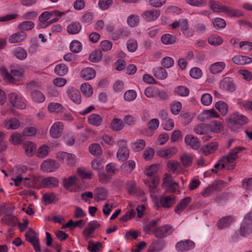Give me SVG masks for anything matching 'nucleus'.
Segmentation results:
<instances>
[{
  "instance_id": "f257e3e1",
  "label": "nucleus",
  "mask_w": 252,
  "mask_h": 252,
  "mask_svg": "<svg viewBox=\"0 0 252 252\" xmlns=\"http://www.w3.org/2000/svg\"><path fill=\"white\" fill-rule=\"evenodd\" d=\"M227 122L228 126L232 130L235 131L240 128L241 126L247 124L248 123V119L243 115L235 113L230 116Z\"/></svg>"
},
{
  "instance_id": "f03ea898",
  "label": "nucleus",
  "mask_w": 252,
  "mask_h": 252,
  "mask_svg": "<svg viewBox=\"0 0 252 252\" xmlns=\"http://www.w3.org/2000/svg\"><path fill=\"white\" fill-rule=\"evenodd\" d=\"M244 149L243 147H236L235 148L231 150L226 156L223 157L220 160V162H222L221 164V168H225V163H234L237 157L238 153L242 150Z\"/></svg>"
},
{
  "instance_id": "7ed1b4c3",
  "label": "nucleus",
  "mask_w": 252,
  "mask_h": 252,
  "mask_svg": "<svg viewBox=\"0 0 252 252\" xmlns=\"http://www.w3.org/2000/svg\"><path fill=\"white\" fill-rule=\"evenodd\" d=\"M8 99L11 104L19 109H23L26 107V104L23 98L16 93H12L8 95Z\"/></svg>"
},
{
  "instance_id": "20e7f679",
  "label": "nucleus",
  "mask_w": 252,
  "mask_h": 252,
  "mask_svg": "<svg viewBox=\"0 0 252 252\" xmlns=\"http://www.w3.org/2000/svg\"><path fill=\"white\" fill-rule=\"evenodd\" d=\"M60 164L55 160L47 159L41 164V169L45 172H52L59 167Z\"/></svg>"
},
{
  "instance_id": "39448f33",
  "label": "nucleus",
  "mask_w": 252,
  "mask_h": 252,
  "mask_svg": "<svg viewBox=\"0 0 252 252\" xmlns=\"http://www.w3.org/2000/svg\"><path fill=\"white\" fill-rule=\"evenodd\" d=\"M175 203V196L174 195H170L165 197H161L159 202H157L155 207H159V205L163 208H170Z\"/></svg>"
},
{
  "instance_id": "423d86ee",
  "label": "nucleus",
  "mask_w": 252,
  "mask_h": 252,
  "mask_svg": "<svg viewBox=\"0 0 252 252\" xmlns=\"http://www.w3.org/2000/svg\"><path fill=\"white\" fill-rule=\"evenodd\" d=\"M154 232L156 237L164 238L171 234L172 226L170 225H164L156 228Z\"/></svg>"
},
{
  "instance_id": "0eeeda50",
  "label": "nucleus",
  "mask_w": 252,
  "mask_h": 252,
  "mask_svg": "<svg viewBox=\"0 0 252 252\" xmlns=\"http://www.w3.org/2000/svg\"><path fill=\"white\" fill-rule=\"evenodd\" d=\"M195 247V243L190 240H186L178 242L176 245V249L179 252H185L192 249Z\"/></svg>"
},
{
  "instance_id": "6e6552de",
  "label": "nucleus",
  "mask_w": 252,
  "mask_h": 252,
  "mask_svg": "<svg viewBox=\"0 0 252 252\" xmlns=\"http://www.w3.org/2000/svg\"><path fill=\"white\" fill-rule=\"evenodd\" d=\"M66 93L69 97L76 104H80L81 102V96L80 92L73 87H69Z\"/></svg>"
},
{
  "instance_id": "1a4fd4ad",
  "label": "nucleus",
  "mask_w": 252,
  "mask_h": 252,
  "mask_svg": "<svg viewBox=\"0 0 252 252\" xmlns=\"http://www.w3.org/2000/svg\"><path fill=\"white\" fill-rule=\"evenodd\" d=\"M58 158L68 165H73L75 163V157L72 154L63 152L58 154Z\"/></svg>"
},
{
  "instance_id": "9d476101",
  "label": "nucleus",
  "mask_w": 252,
  "mask_h": 252,
  "mask_svg": "<svg viewBox=\"0 0 252 252\" xmlns=\"http://www.w3.org/2000/svg\"><path fill=\"white\" fill-rule=\"evenodd\" d=\"M220 88L224 90L232 92L235 90V86L231 78H224L220 83Z\"/></svg>"
},
{
  "instance_id": "9b49d317",
  "label": "nucleus",
  "mask_w": 252,
  "mask_h": 252,
  "mask_svg": "<svg viewBox=\"0 0 252 252\" xmlns=\"http://www.w3.org/2000/svg\"><path fill=\"white\" fill-rule=\"evenodd\" d=\"M63 130V124L61 122L55 123L51 127L50 134L54 138L60 137Z\"/></svg>"
},
{
  "instance_id": "f8f14e48",
  "label": "nucleus",
  "mask_w": 252,
  "mask_h": 252,
  "mask_svg": "<svg viewBox=\"0 0 252 252\" xmlns=\"http://www.w3.org/2000/svg\"><path fill=\"white\" fill-rule=\"evenodd\" d=\"M185 142L186 144L194 149H197L200 147V141L198 139L191 134L187 135L186 136Z\"/></svg>"
},
{
  "instance_id": "ddd939ff",
  "label": "nucleus",
  "mask_w": 252,
  "mask_h": 252,
  "mask_svg": "<svg viewBox=\"0 0 252 252\" xmlns=\"http://www.w3.org/2000/svg\"><path fill=\"white\" fill-rule=\"evenodd\" d=\"M59 181L58 179L53 177H49L42 180L41 184L43 187L52 188L58 186Z\"/></svg>"
},
{
  "instance_id": "4468645a",
  "label": "nucleus",
  "mask_w": 252,
  "mask_h": 252,
  "mask_svg": "<svg viewBox=\"0 0 252 252\" xmlns=\"http://www.w3.org/2000/svg\"><path fill=\"white\" fill-rule=\"evenodd\" d=\"M160 11L158 10H148L143 13L144 18L147 21H155L159 16Z\"/></svg>"
},
{
  "instance_id": "2eb2a0df",
  "label": "nucleus",
  "mask_w": 252,
  "mask_h": 252,
  "mask_svg": "<svg viewBox=\"0 0 252 252\" xmlns=\"http://www.w3.org/2000/svg\"><path fill=\"white\" fill-rule=\"evenodd\" d=\"M232 62L237 65L250 64L252 62V59L247 56H236L232 59Z\"/></svg>"
},
{
  "instance_id": "dca6fc26",
  "label": "nucleus",
  "mask_w": 252,
  "mask_h": 252,
  "mask_svg": "<svg viewBox=\"0 0 252 252\" xmlns=\"http://www.w3.org/2000/svg\"><path fill=\"white\" fill-rule=\"evenodd\" d=\"M191 198L190 197H187L183 198L181 202L175 206L174 209L175 212L179 215H180L181 211L186 208L191 202Z\"/></svg>"
},
{
  "instance_id": "f3484780",
  "label": "nucleus",
  "mask_w": 252,
  "mask_h": 252,
  "mask_svg": "<svg viewBox=\"0 0 252 252\" xmlns=\"http://www.w3.org/2000/svg\"><path fill=\"white\" fill-rule=\"evenodd\" d=\"M27 34L24 32H19L11 35L9 38V41L10 43L20 42L24 40Z\"/></svg>"
},
{
  "instance_id": "a211bd4d",
  "label": "nucleus",
  "mask_w": 252,
  "mask_h": 252,
  "mask_svg": "<svg viewBox=\"0 0 252 252\" xmlns=\"http://www.w3.org/2000/svg\"><path fill=\"white\" fill-rule=\"evenodd\" d=\"M176 152V148L171 147L166 150H161L157 152V155L161 158H164L166 159L172 157Z\"/></svg>"
},
{
  "instance_id": "6ab92c4d",
  "label": "nucleus",
  "mask_w": 252,
  "mask_h": 252,
  "mask_svg": "<svg viewBox=\"0 0 252 252\" xmlns=\"http://www.w3.org/2000/svg\"><path fill=\"white\" fill-rule=\"evenodd\" d=\"M81 76L86 80L93 79L95 76V70L92 68H86L81 71Z\"/></svg>"
},
{
  "instance_id": "aec40b11",
  "label": "nucleus",
  "mask_w": 252,
  "mask_h": 252,
  "mask_svg": "<svg viewBox=\"0 0 252 252\" xmlns=\"http://www.w3.org/2000/svg\"><path fill=\"white\" fill-rule=\"evenodd\" d=\"M82 26L78 22H74L70 23L67 27V32L70 34H75L78 33Z\"/></svg>"
},
{
  "instance_id": "412c9836",
  "label": "nucleus",
  "mask_w": 252,
  "mask_h": 252,
  "mask_svg": "<svg viewBox=\"0 0 252 252\" xmlns=\"http://www.w3.org/2000/svg\"><path fill=\"white\" fill-rule=\"evenodd\" d=\"M94 191L97 201L105 199L108 195L107 190L104 188H97Z\"/></svg>"
},
{
  "instance_id": "4be33fe9",
  "label": "nucleus",
  "mask_w": 252,
  "mask_h": 252,
  "mask_svg": "<svg viewBox=\"0 0 252 252\" xmlns=\"http://www.w3.org/2000/svg\"><path fill=\"white\" fill-rule=\"evenodd\" d=\"M89 123L94 126H100L102 122V118L98 114H93L88 117Z\"/></svg>"
},
{
  "instance_id": "5701e85b",
  "label": "nucleus",
  "mask_w": 252,
  "mask_h": 252,
  "mask_svg": "<svg viewBox=\"0 0 252 252\" xmlns=\"http://www.w3.org/2000/svg\"><path fill=\"white\" fill-rule=\"evenodd\" d=\"M209 130V125L204 123L199 124L194 127L195 132L201 135H205Z\"/></svg>"
},
{
  "instance_id": "b1692460",
  "label": "nucleus",
  "mask_w": 252,
  "mask_h": 252,
  "mask_svg": "<svg viewBox=\"0 0 252 252\" xmlns=\"http://www.w3.org/2000/svg\"><path fill=\"white\" fill-rule=\"evenodd\" d=\"M26 238V240L32 245L36 252H41V247L39 242V239L36 236V235H33L32 236H28Z\"/></svg>"
},
{
  "instance_id": "393cba45",
  "label": "nucleus",
  "mask_w": 252,
  "mask_h": 252,
  "mask_svg": "<svg viewBox=\"0 0 252 252\" xmlns=\"http://www.w3.org/2000/svg\"><path fill=\"white\" fill-rule=\"evenodd\" d=\"M154 76L161 80L165 79L167 77V72L162 67H158L153 69Z\"/></svg>"
},
{
  "instance_id": "a878e982",
  "label": "nucleus",
  "mask_w": 252,
  "mask_h": 252,
  "mask_svg": "<svg viewBox=\"0 0 252 252\" xmlns=\"http://www.w3.org/2000/svg\"><path fill=\"white\" fill-rule=\"evenodd\" d=\"M225 64L223 62H217L211 65L210 72L212 74H217L221 72L224 68Z\"/></svg>"
},
{
  "instance_id": "bb28decb",
  "label": "nucleus",
  "mask_w": 252,
  "mask_h": 252,
  "mask_svg": "<svg viewBox=\"0 0 252 252\" xmlns=\"http://www.w3.org/2000/svg\"><path fill=\"white\" fill-rule=\"evenodd\" d=\"M233 219L230 216L223 217L219 220L218 221V227L219 229H223L228 227L232 222Z\"/></svg>"
},
{
  "instance_id": "cd10ccee",
  "label": "nucleus",
  "mask_w": 252,
  "mask_h": 252,
  "mask_svg": "<svg viewBox=\"0 0 252 252\" xmlns=\"http://www.w3.org/2000/svg\"><path fill=\"white\" fill-rule=\"evenodd\" d=\"M252 231V224L243 222L239 229V233L241 235L246 237L250 234Z\"/></svg>"
},
{
  "instance_id": "c85d7f7f",
  "label": "nucleus",
  "mask_w": 252,
  "mask_h": 252,
  "mask_svg": "<svg viewBox=\"0 0 252 252\" xmlns=\"http://www.w3.org/2000/svg\"><path fill=\"white\" fill-rule=\"evenodd\" d=\"M26 155L29 157L32 156L36 149L35 145L31 141H26L23 146Z\"/></svg>"
},
{
  "instance_id": "c756f323",
  "label": "nucleus",
  "mask_w": 252,
  "mask_h": 252,
  "mask_svg": "<svg viewBox=\"0 0 252 252\" xmlns=\"http://www.w3.org/2000/svg\"><path fill=\"white\" fill-rule=\"evenodd\" d=\"M215 108L220 111L222 116L226 115L228 112V105L222 101H218L215 104Z\"/></svg>"
},
{
  "instance_id": "7c9ffc66",
  "label": "nucleus",
  "mask_w": 252,
  "mask_h": 252,
  "mask_svg": "<svg viewBox=\"0 0 252 252\" xmlns=\"http://www.w3.org/2000/svg\"><path fill=\"white\" fill-rule=\"evenodd\" d=\"M218 146L217 142H214L206 144L202 148L203 153L206 155H209L217 150Z\"/></svg>"
},
{
  "instance_id": "2f4dec72",
  "label": "nucleus",
  "mask_w": 252,
  "mask_h": 252,
  "mask_svg": "<svg viewBox=\"0 0 252 252\" xmlns=\"http://www.w3.org/2000/svg\"><path fill=\"white\" fill-rule=\"evenodd\" d=\"M31 95L32 100L35 102L42 103L45 100V96L38 90L32 92Z\"/></svg>"
},
{
  "instance_id": "473e14b6",
  "label": "nucleus",
  "mask_w": 252,
  "mask_h": 252,
  "mask_svg": "<svg viewBox=\"0 0 252 252\" xmlns=\"http://www.w3.org/2000/svg\"><path fill=\"white\" fill-rule=\"evenodd\" d=\"M210 7L214 12H223L225 13H229L228 8L219 5L218 3L214 1H210Z\"/></svg>"
},
{
  "instance_id": "72a5a7b5",
  "label": "nucleus",
  "mask_w": 252,
  "mask_h": 252,
  "mask_svg": "<svg viewBox=\"0 0 252 252\" xmlns=\"http://www.w3.org/2000/svg\"><path fill=\"white\" fill-rule=\"evenodd\" d=\"M129 151L127 148L119 149L117 154V158L121 160H126L129 157Z\"/></svg>"
},
{
  "instance_id": "f704fd0d",
  "label": "nucleus",
  "mask_w": 252,
  "mask_h": 252,
  "mask_svg": "<svg viewBox=\"0 0 252 252\" xmlns=\"http://www.w3.org/2000/svg\"><path fill=\"white\" fill-rule=\"evenodd\" d=\"M210 130L214 132L220 133L223 128V126L221 122L218 121H213L209 125Z\"/></svg>"
},
{
  "instance_id": "c9c22d12",
  "label": "nucleus",
  "mask_w": 252,
  "mask_h": 252,
  "mask_svg": "<svg viewBox=\"0 0 252 252\" xmlns=\"http://www.w3.org/2000/svg\"><path fill=\"white\" fill-rule=\"evenodd\" d=\"M124 126V123L120 119H114L111 123V128L115 131H119L122 129Z\"/></svg>"
},
{
  "instance_id": "e433bc0d",
  "label": "nucleus",
  "mask_w": 252,
  "mask_h": 252,
  "mask_svg": "<svg viewBox=\"0 0 252 252\" xmlns=\"http://www.w3.org/2000/svg\"><path fill=\"white\" fill-rule=\"evenodd\" d=\"M176 37L170 34H164L161 37V42L166 45L173 44L176 40Z\"/></svg>"
},
{
  "instance_id": "4c0bfd02",
  "label": "nucleus",
  "mask_w": 252,
  "mask_h": 252,
  "mask_svg": "<svg viewBox=\"0 0 252 252\" xmlns=\"http://www.w3.org/2000/svg\"><path fill=\"white\" fill-rule=\"evenodd\" d=\"M50 147L47 145H43L38 148L36 156L39 158H44L49 154Z\"/></svg>"
},
{
  "instance_id": "58836bf2",
  "label": "nucleus",
  "mask_w": 252,
  "mask_h": 252,
  "mask_svg": "<svg viewBox=\"0 0 252 252\" xmlns=\"http://www.w3.org/2000/svg\"><path fill=\"white\" fill-rule=\"evenodd\" d=\"M174 92L179 95L182 96H187L189 94V91L186 87L179 86L174 89Z\"/></svg>"
},
{
  "instance_id": "ea45409f",
  "label": "nucleus",
  "mask_w": 252,
  "mask_h": 252,
  "mask_svg": "<svg viewBox=\"0 0 252 252\" xmlns=\"http://www.w3.org/2000/svg\"><path fill=\"white\" fill-rule=\"evenodd\" d=\"M68 71L67 66L63 63L57 64L55 68V72L59 76L64 75Z\"/></svg>"
},
{
  "instance_id": "a19ab883",
  "label": "nucleus",
  "mask_w": 252,
  "mask_h": 252,
  "mask_svg": "<svg viewBox=\"0 0 252 252\" xmlns=\"http://www.w3.org/2000/svg\"><path fill=\"white\" fill-rule=\"evenodd\" d=\"M15 56L19 60H23L27 58V53L23 48L18 47L14 50Z\"/></svg>"
},
{
  "instance_id": "79ce46f5",
  "label": "nucleus",
  "mask_w": 252,
  "mask_h": 252,
  "mask_svg": "<svg viewBox=\"0 0 252 252\" xmlns=\"http://www.w3.org/2000/svg\"><path fill=\"white\" fill-rule=\"evenodd\" d=\"M102 57V53L100 50L94 51L89 57V60L91 62L97 63L100 61Z\"/></svg>"
},
{
  "instance_id": "37998d69",
  "label": "nucleus",
  "mask_w": 252,
  "mask_h": 252,
  "mask_svg": "<svg viewBox=\"0 0 252 252\" xmlns=\"http://www.w3.org/2000/svg\"><path fill=\"white\" fill-rule=\"evenodd\" d=\"M209 44L214 46H218L222 44L223 40L221 37L216 35H212L208 39Z\"/></svg>"
},
{
  "instance_id": "c03bdc74",
  "label": "nucleus",
  "mask_w": 252,
  "mask_h": 252,
  "mask_svg": "<svg viewBox=\"0 0 252 252\" xmlns=\"http://www.w3.org/2000/svg\"><path fill=\"white\" fill-rule=\"evenodd\" d=\"M102 248V244L99 242H97L95 244H94L91 241L88 242L87 249L91 252H98L100 248Z\"/></svg>"
},
{
  "instance_id": "a18cd8bd",
  "label": "nucleus",
  "mask_w": 252,
  "mask_h": 252,
  "mask_svg": "<svg viewBox=\"0 0 252 252\" xmlns=\"http://www.w3.org/2000/svg\"><path fill=\"white\" fill-rule=\"evenodd\" d=\"M132 149L135 152H139L145 147V141L143 139H138L132 143Z\"/></svg>"
},
{
  "instance_id": "49530a36",
  "label": "nucleus",
  "mask_w": 252,
  "mask_h": 252,
  "mask_svg": "<svg viewBox=\"0 0 252 252\" xmlns=\"http://www.w3.org/2000/svg\"><path fill=\"white\" fill-rule=\"evenodd\" d=\"M180 160L184 166L187 167L190 166L192 162V158L191 156L183 154L180 157Z\"/></svg>"
},
{
  "instance_id": "de8ad7c7",
  "label": "nucleus",
  "mask_w": 252,
  "mask_h": 252,
  "mask_svg": "<svg viewBox=\"0 0 252 252\" xmlns=\"http://www.w3.org/2000/svg\"><path fill=\"white\" fill-rule=\"evenodd\" d=\"M99 181L102 184H107L109 183L111 179L112 176L111 175L105 173V172L102 170V171H99V173H98Z\"/></svg>"
},
{
  "instance_id": "09e8293b",
  "label": "nucleus",
  "mask_w": 252,
  "mask_h": 252,
  "mask_svg": "<svg viewBox=\"0 0 252 252\" xmlns=\"http://www.w3.org/2000/svg\"><path fill=\"white\" fill-rule=\"evenodd\" d=\"M159 220V219L157 218L156 220H153L147 222L143 226L144 231L147 233H150L151 230L157 225Z\"/></svg>"
},
{
  "instance_id": "8fccbe9b",
  "label": "nucleus",
  "mask_w": 252,
  "mask_h": 252,
  "mask_svg": "<svg viewBox=\"0 0 252 252\" xmlns=\"http://www.w3.org/2000/svg\"><path fill=\"white\" fill-rule=\"evenodd\" d=\"M81 90L83 94L88 96H90L93 94V89L88 83H83L81 86Z\"/></svg>"
},
{
  "instance_id": "3c124183",
  "label": "nucleus",
  "mask_w": 252,
  "mask_h": 252,
  "mask_svg": "<svg viewBox=\"0 0 252 252\" xmlns=\"http://www.w3.org/2000/svg\"><path fill=\"white\" fill-rule=\"evenodd\" d=\"M55 199V195L54 193H47L42 196V200L46 205L52 203Z\"/></svg>"
},
{
  "instance_id": "603ef678",
  "label": "nucleus",
  "mask_w": 252,
  "mask_h": 252,
  "mask_svg": "<svg viewBox=\"0 0 252 252\" xmlns=\"http://www.w3.org/2000/svg\"><path fill=\"white\" fill-rule=\"evenodd\" d=\"M48 109L51 112L59 113L63 110V106L58 103H51L48 105Z\"/></svg>"
},
{
  "instance_id": "864d4df0",
  "label": "nucleus",
  "mask_w": 252,
  "mask_h": 252,
  "mask_svg": "<svg viewBox=\"0 0 252 252\" xmlns=\"http://www.w3.org/2000/svg\"><path fill=\"white\" fill-rule=\"evenodd\" d=\"M81 43L77 40H73L70 44V50L75 53H79L81 51Z\"/></svg>"
},
{
  "instance_id": "5fc2aeb1",
  "label": "nucleus",
  "mask_w": 252,
  "mask_h": 252,
  "mask_svg": "<svg viewBox=\"0 0 252 252\" xmlns=\"http://www.w3.org/2000/svg\"><path fill=\"white\" fill-rule=\"evenodd\" d=\"M158 88L151 86L147 88L145 90V94L148 97H156V93Z\"/></svg>"
},
{
  "instance_id": "6e6d98bb",
  "label": "nucleus",
  "mask_w": 252,
  "mask_h": 252,
  "mask_svg": "<svg viewBox=\"0 0 252 252\" xmlns=\"http://www.w3.org/2000/svg\"><path fill=\"white\" fill-rule=\"evenodd\" d=\"M20 126V122L16 119L13 118L8 121L6 123V126L7 129H15Z\"/></svg>"
},
{
  "instance_id": "4d7b16f0",
  "label": "nucleus",
  "mask_w": 252,
  "mask_h": 252,
  "mask_svg": "<svg viewBox=\"0 0 252 252\" xmlns=\"http://www.w3.org/2000/svg\"><path fill=\"white\" fill-rule=\"evenodd\" d=\"M90 153L94 156L100 155L101 154V148L98 144H93L89 147Z\"/></svg>"
},
{
  "instance_id": "13d9d810",
  "label": "nucleus",
  "mask_w": 252,
  "mask_h": 252,
  "mask_svg": "<svg viewBox=\"0 0 252 252\" xmlns=\"http://www.w3.org/2000/svg\"><path fill=\"white\" fill-rule=\"evenodd\" d=\"M34 23L32 22L26 21L21 23L19 25V29L24 30L28 31L31 30L34 27Z\"/></svg>"
},
{
  "instance_id": "bf43d9fd",
  "label": "nucleus",
  "mask_w": 252,
  "mask_h": 252,
  "mask_svg": "<svg viewBox=\"0 0 252 252\" xmlns=\"http://www.w3.org/2000/svg\"><path fill=\"white\" fill-rule=\"evenodd\" d=\"M135 162L133 160H130L124 162L121 166L122 169H125V170L131 172L133 169L135 168Z\"/></svg>"
},
{
  "instance_id": "052dcab7",
  "label": "nucleus",
  "mask_w": 252,
  "mask_h": 252,
  "mask_svg": "<svg viewBox=\"0 0 252 252\" xmlns=\"http://www.w3.org/2000/svg\"><path fill=\"white\" fill-rule=\"evenodd\" d=\"M95 230V228L93 225L92 221H90L88 224V226L83 230V234L86 237V239L90 237V235L93 234Z\"/></svg>"
},
{
  "instance_id": "680f3d73",
  "label": "nucleus",
  "mask_w": 252,
  "mask_h": 252,
  "mask_svg": "<svg viewBox=\"0 0 252 252\" xmlns=\"http://www.w3.org/2000/svg\"><path fill=\"white\" fill-rule=\"evenodd\" d=\"M112 3V0H99L98 2L99 7L102 10L109 8Z\"/></svg>"
},
{
  "instance_id": "e2e57ef3",
  "label": "nucleus",
  "mask_w": 252,
  "mask_h": 252,
  "mask_svg": "<svg viewBox=\"0 0 252 252\" xmlns=\"http://www.w3.org/2000/svg\"><path fill=\"white\" fill-rule=\"evenodd\" d=\"M77 178L76 176H71L68 179H64L63 184L65 188H68L76 184Z\"/></svg>"
},
{
  "instance_id": "0e129e2a",
  "label": "nucleus",
  "mask_w": 252,
  "mask_h": 252,
  "mask_svg": "<svg viewBox=\"0 0 252 252\" xmlns=\"http://www.w3.org/2000/svg\"><path fill=\"white\" fill-rule=\"evenodd\" d=\"M91 166L93 169L97 170L98 173H99V171H102L104 167V165L101 161L95 159L92 161Z\"/></svg>"
},
{
  "instance_id": "69168bd1",
  "label": "nucleus",
  "mask_w": 252,
  "mask_h": 252,
  "mask_svg": "<svg viewBox=\"0 0 252 252\" xmlns=\"http://www.w3.org/2000/svg\"><path fill=\"white\" fill-rule=\"evenodd\" d=\"M170 108L172 114L177 115L182 109V104L179 101H175L171 105Z\"/></svg>"
},
{
  "instance_id": "338daca9",
  "label": "nucleus",
  "mask_w": 252,
  "mask_h": 252,
  "mask_svg": "<svg viewBox=\"0 0 252 252\" xmlns=\"http://www.w3.org/2000/svg\"><path fill=\"white\" fill-rule=\"evenodd\" d=\"M158 169V164H152L145 170L144 173L148 176H155V173L157 171Z\"/></svg>"
},
{
  "instance_id": "774afa93",
  "label": "nucleus",
  "mask_w": 252,
  "mask_h": 252,
  "mask_svg": "<svg viewBox=\"0 0 252 252\" xmlns=\"http://www.w3.org/2000/svg\"><path fill=\"white\" fill-rule=\"evenodd\" d=\"M201 116L207 119L209 117L218 118L219 117V114L214 109L205 110Z\"/></svg>"
}]
</instances>
